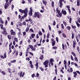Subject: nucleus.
<instances>
[{"label": "nucleus", "instance_id": "nucleus-41", "mask_svg": "<svg viewBox=\"0 0 80 80\" xmlns=\"http://www.w3.org/2000/svg\"><path fill=\"white\" fill-rule=\"evenodd\" d=\"M77 50L78 51V52H80V48L78 46L77 47Z\"/></svg>", "mask_w": 80, "mask_h": 80}, {"label": "nucleus", "instance_id": "nucleus-19", "mask_svg": "<svg viewBox=\"0 0 80 80\" xmlns=\"http://www.w3.org/2000/svg\"><path fill=\"white\" fill-rule=\"evenodd\" d=\"M27 13H28V11H27V12L24 13V15L23 16L24 18H26V17H27Z\"/></svg>", "mask_w": 80, "mask_h": 80}, {"label": "nucleus", "instance_id": "nucleus-13", "mask_svg": "<svg viewBox=\"0 0 80 80\" xmlns=\"http://www.w3.org/2000/svg\"><path fill=\"white\" fill-rule=\"evenodd\" d=\"M2 34L3 35H8V33L7 31H2L1 32Z\"/></svg>", "mask_w": 80, "mask_h": 80}, {"label": "nucleus", "instance_id": "nucleus-37", "mask_svg": "<svg viewBox=\"0 0 80 80\" xmlns=\"http://www.w3.org/2000/svg\"><path fill=\"white\" fill-rule=\"evenodd\" d=\"M54 70L55 71L56 75H57V72H58V71H57V68H56V69H54Z\"/></svg>", "mask_w": 80, "mask_h": 80}, {"label": "nucleus", "instance_id": "nucleus-44", "mask_svg": "<svg viewBox=\"0 0 80 80\" xmlns=\"http://www.w3.org/2000/svg\"><path fill=\"white\" fill-rule=\"evenodd\" d=\"M63 23L64 25H65V26H67V23L66 22L63 21Z\"/></svg>", "mask_w": 80, "mask_h": 80}, {"label": "nucleus", "instance_id": "nucleus-63", "mask_svg": "<svg viewBox=\"0 0 80 80\" xmlns=\"http://www.w3.org/2000/svg\"><path fill=\"white\" fill-rule=\"evenodd\" d=\"M56 41L57 42V43H58V37H56Z\"/></svg>", "mask_w": 80, "mask_h": 80}, {"label": "nucleus", "instance_id": "nucleus-56", "mask_svg": "<svg viewBox=\"0 0 80 80\" xmlns=\"http://www.w3.org/2000/svg\"><path fill=\"white\" fill-rule=\"evenodd\" d=\"M8 23V21H7V20H6L5 21V25H7V23Z\"/></svg>", "mask_w": 80, "mask_h": 80}, {"label": "nucleus", "instance_id": "nucleus-31", "mask_svg": "<svg viewBox=\"0 0 80 80\" xmlns=\"http://www.w3.org/2000/svg\"><path fill=\"white\" fill-rule=\"evenodd\" d=\"M32 50V51H34L35 52V50H36V48H33V47L31 49Z\"/></svg>", "mask_w": 80, "mask_h": 80}, {"label": "nucleus", "instance_id": "nucleus-16", "mask_svg": "<svg viewBox=\"0 0 80 80\" xmlns=\"http://www.w3.org/2000/svg\"><path fill=\"white\" fill-rule=\"evenodd\" d=\"M0 22L2 24H4V22L3 20H2V18H0Z\"/></svg>", "mask_w": 80, "mask_h": 80}, {"label": "nucleus", "instance_id": "nucleus-2", "mask_svg": "<svg viewBox=\"0 0 80 80\" xmlns=\"http://www.w3.org/2000/svg\"><path fill=\"white\" fill-rule=\"evenodd\" d=\"M64 0H59V7L60 8H62V5H63V3L62 2H64V3H66V1H64Z\"/></svg>", "mask_w": 80, "mask_h": 80}, {"label": "nucleus", "instance_id": "nucleus-26", "mask_svg": "<svg viewBox=\"0 0 80 80\" xmlns=\"http://www.w3.org/2000/svg\"><path fill=\"white\" fill-rule=\"evenodd\" d=\"M14 41L16 42H18V38H14Z\"/></svg>", "mask_w": 80, "mask_h": 80}, {"label": "nucleus", "instance_id": "nucleus-23", "mask_svg": "<svg viewBox=\"0 0 80 80\" xmlns=\"http://www.w3.org/2000/svg\"><path fill=\"white\" fill-rule=\"evenodd\" d=\"M28 50H30L29 48H27L26 49V53H28Z\"/></svg>", "mask_w": 80, "mask_h": 80}, {"label": "nucleus", "instance_id": "nucleus-55", "mask_svg": "<svg viewBox=\"0 0 80 80\" xmlns=\"http://www.w3.org/2000/svg\"><path fill=\"white\" fill-rule=\"evenodd\" d=\"M3 32H7V30H6V28H3Z\"/></svg>", "mask_w": 80, "mask_h": 80}, {"label": "nucleus", "instance_id": "nucleus-58", "mask_svg": "<svg viewBox=\"0 0 80 80\" xmlns=\"http://www.w3.org/2000/svg\"><path fill=\"white\" fill-rule=\"evenodd\" d=\"M22 33L23 34V35L25 36V35H26V34H27V32H26L25 31L24 32H23Z\"/></svg>", "mask_w": 80, "mask_h": 80}, {"label": "nucleus", "instance_id": "nucleus-21", "mask_svg": "<svg viewBox=\"0 0 80 80\" xmlns=\"http://www.w3.org/2000/svg\"><path fill=\"white\" fill-rule=\"evenodd\" d=\"M43 55H42L39 57L40 60H43Z\"/></svg>", "mask_w": 80, "mask_h": 80}, {"label": "nucleus", "instance_id": "nucleus-39", "mask_svg": "<svg viewBox=\"0 0 80 80\" xmlns=\"http://www.w3.org/2000/svg\"><path fill=\"white\" fill-rule=\"evenodd\" d=\"M49 36H50V33L48 32L47 34V38H49Z\"/></svg>", "mask_w": 80, "mask_h": 80}, {"label": "nucleus", "instance_id": "nucleus-29", "mask_svg": "<svg viewBox=\"0 0 80 80\" xmlns=\"http://www.w3.org/2000/svg\"><path fill=\"white\" fill-rule=\"evenodd\" d=\"M0 26L1 27V30H3V25L2 24H0Z\"/></svg>", "mask_w": 80, "mask_h": 80}, {"label": "nucleus", "instance_id": "nucleus-34", "mask_svg": "<svg viewBox=\"0 0 80 80\" xmlns=\"http://www.w3.org/2000/svg\"><path fill=\"white\" fill-rule=\"evenodd\" d=\"M29 30V28H28V27H27L25 30L26 32H28Z\"/></svg>", "mask_w": 80, "mask_h": 80}, {"label": "nucleus", "instance_id": "nucleus-7", "mask_svg": "<svg viewBox=\"0 0 80 80\" xmlns=\"http://www.w3.org/2000/svg\"><path fill=\"white\" fill-rule=\"evenodd\" d=\"M9 7V2H6L4 5V8L5 9H7V8Z\"/></svg>", "mask_w": 80, "mask_h": 80}, {"label": "nucleus", "instance_id": "nucleus-36", "mask_svg": "<svg viewBox=\"0 0 80 80\" xmlns=\"http://www.w3.org/2000/svg\"><path fill=\"white\" fill-rule=\"evenodd\" d=\"M76 23L77 25L78 26V27H80V24H79V23H78V22H76Z\"/></svg>", "mask_w": 80, "mask_h": 80}, {"label": "nucleus", "instance_id": "nucleus-28", "mask_svg": "<svg viewBox=\"0 0 80 80\" xmlns=\"http://www.w3.org/2000/svg\"><path fill=\"white\" fill-rule=\"evenodd\" d=\"M55 41H54L52 42V46H55Z\"/></svg>", "mask_w": 80, "mask_h": 80}, {"label": "nucleus", "instance_id": "nucleus-43", "mask_svg": "<svg viewBox=\"0 0 80 80\" xmlns=\"http://www.w3.org/2000/svg\"><path fill=\"white\" fill-rule=\"evenodd\" d=\"M70 72L71 73H72V72H73V68H70Z\"/></svg>", "mask_w": 80, "mask_h": 80}, {"label": "nucleus", "instance_id": "nucleus-42", "mask_svg": "<svg viewBox=\"0 0 80 80\" xmlns=\"http://www.w3.org/2000/svg\"><path fill=\"white\" fill-rule=\"evenodd\" d=\"M38 34H39V35H42V32L41 31H39Z\"/></svg>", "mask_w": 80, "mask_h": 80}, {"label": "nucleus", "instance_id": "nucleus-30", "mask_svg": "<svg viewBox=\"0 0 80 80\" xmlns=\"http://www.w3.org/2000/svg\"><path fill=\"white\" fill-rule=\"evenodd\" d=\"M67 28L68 30H70L71 29V27L69 26H68L67 27Z\"/></svg>", "mask_w": 80, "mask_h": 80}, {"label": "nucleus", "instance_id": "nucleus-6", "mask_svg": "<svg viewBox=\"0 0 80 80\" xmlns=\"http://www.w3.org/2000/svg\"><path fill=\"white\" fill-rule=\"evenodd\" d=\"M0 57L1 58H2V59H5L7 58V53L5 52L3 54V56L1 55Z\"/></svg>", "mask_w": 80, "mask_h": 80}, {"label": "nucleus", "instance_id": "nucleus-11", "mask_svg": "<svg viewBox=\"0 0 80 80\" xmlns=\"http://www.w3.org/2000/svg\"><path fill=\"white\" fill-rule=\"evenodd\" d=\"M22 71H21L20 73V77H23V76H24V75H25V72H23L22 73Z\"/></svg>", "mask_w": 80, "mask_h": 80}, {"label": "nucleus", "instance_id": "nucleus-52", "mask_svg": "<svg viewBox=\"0 0 80 80\" xmlns=\"http://www.w3.org/2000/svg\"><path fill=\"white\" fill-rule=\"evenodd\" d=\"M62 48L63 50H65V46L64 45V44H63V43L62 44Z\"/></svg>", "mask_w": 80, "mask_h": 80}, {"label": "nucleus", "instance_id": "nucleus-59", "mask_svg": "<svg viewBox=\"0 0 80 80\" xmlns=\"http://www.w3.org/2000/svg\"><path fill=\"white\" fill-rule=\"evenodd\" d=\"M29 15H31V16H32V15L33 14V13H32V12H29Z\"/></svg>", "mask_w": 80, "mask_h": 80}, {"label": "nucleus", "instance_id": "nucleus-22", "mask_svg": "<svg viewBox=\"0 0 80 80\" xmlns=\"http://www.w3.org/2000/svg\"><path fill=\"white\" fill-rule=\"evenodd\" d=\"M71 54H72V55H73V56L75 57H76V54H75V53H74V52H72Z\"/></svg>", "mask_w": 80, "mask_h": 80}, {"label": "nucleus", "instance_id": "nucleus-12", "mask_svg": "<svg viewBox=\"0 0 80 80\" xmlns=\"http://www.w3.org/2000/svg\"><path fill=\"white\" fill-rule=\"evenodd\" d=\"M35 67H36V70H37L38 68V62H36L35 64Z\"/></svg>", "mask_w": 80, "mask_h": 80}, {"label": "nucleus", "instance_id": "nucleus-33", "mask_svg": "<svg viewBox=\"0 0 80 80\" xmlns=\"http://www.w3.org/2000/svg\"><path fill=\"white\" fill-rule=\"evenodd\" d=\"M62 36L63 37H64V38H66L67 37V35H66V34H65L64 33H62Z\"/></svg>", "mask_w": 80, "mask_h": 80}, {"label": "nucleus", "instance_id": "nucleus-57", "mask_svg": "<svg viewBox=\"0 0 80 80\" xmlns=\"http://www.w3.org/2000/svg\"><path fill=\"white\" fill-rule=\"evenodd\" d=\"M30 67L31 68H33V65L32 64H30Z\"/></svg>", "mask_w": 80, "mask_h": 80}, {"label": "nucleus", "instance_id": "nucleus-46", "mask_svg": "<svg viewBox=\"0 0 80 80\" xmlns=\"http://www.w3.org/2000/svg\"><path fill=\"white\" fill-rule=\"evenodd\" d=\"M29 47L30 48H31L32 49V48H33V45H28Z\"/></svg>", "mask_w": 80, "mask_h": 80}, {"label": "nucleus", "instance_id": "nucleus-53", "mask_svg": "<svg viewBox=\"0 0 80 80\" xmlns=\"http://www.w3.org/2000/svg\"><path fill=\"white\" fill-rule=\"evenodd\" d=\"M69 22L70 23H72V18H70L69 20Z\"/></svg>", "mask_w": 80, "mask_h": 80}, {"label": "nucleus", "instance_id": "nucleus-5", "mask_svg": "<svg viewBox=\"0 0 80 80\" xmlns=\"http://www.w3.org/2000/svg\"><path fill=\"white\" fill-rule=\"evenodd\" d=\"M40 12H35L34 15L36 16V17H37V18H40Z\"/></svg>", "mask_w": 80, "mask_h": 80}, {"label": "nucleus", "instance_id": "nucleus-49", "mask_svg": "<svg viewBox=\"0 0 80 80\" xmlns=\"http://www.w3.org/2000/svg\"><path fill=\"white\" fill-rule=\"evenodd\" d=\"M22 25H24V26H26V22L25 21H24L22 22Z\"/></svg>", "mask_w": 80, "mask_h": 80}, {"label": "nucleus", "instance_id": "nucleus-1", "mask_svg": "<svg viewBox=\"0 0 80 80\" xmlns=\"http://www.w3.org/2000/svg\"><path fill=\"white\" fill-rule=\"evenodd\" d=\"M56 11L57 13H58V15H56L57 17H62V13L64 15H67L66 11L63 10V9H62V12H60V11L58 10V8H57Z\"/></svg>", "mask_w": 80, "mask_h": 80}, {"label": "nucleus", "instance_id": "nucleus-51", "mask_svg": "<svg viewBox=\"0 0 80 80\" xmlns=\"http://www.w3.org/2000/svg\"><path fill=\"white\" fill-rule=\"evenodd\" d=\"M39 69H40V70H41V71H43L44 70L43 68H42V67H40Z\"/></svg>", "mask_w": 80, "mask_h": 80}, {"label": "nucleus", "instance_id": "nucleus-27", "mask_svg": "<svg viewBox=\"0 0 80 80\" xmlns=\"http://www.w3.org/2000/svg\"><path fill=\"white\" fill-rule=\"evenodd\" d=\"M76 39L77 40V42H79V39H78V35H77L76 37Z\"/></svg>", "mask_w": 80, "mask_h": 80}, {"label": "nucleus", "instance_id": "nucleus-35", "mask_svg": "<svg viewBox=\"0 0 80 80\" xmlns=\"http://www.w3.org/2000/svg\"><path fill=\"white\" fill-rule=\"evenodd\" d=\"M8 70L9 73H12L11 70V69H10V68H8Z\"/></svg>", "mask_w": 80, "mask_h": 80}, {"label": "nucleus", "instance_id": "nucleus-17", "mask_svg": "<svg viewBox=\"0 0 80 80\" xmlns=\"http://www.w3.org/2000/svg\"><path fill=\"white\" fill-rule=\"evenodd\" d=\"M42 3L45 5H47V1L44 0H42Z\"/></svg>", "mask_w": 80, "mask_h": 80}, {"label": "nucleus", "instance_id": "nucleus-10", "mask_svg": "<svg viewBox=\"0 0 80 80\" xmlns=\"http://www.w3.org/2000/svg\"><path fill=\"white\" fill-rule=\"evenodd\" d=\"M11 35H16V33L13 31L12 29L11 30Z\"/></svg>", "mask_w": 80, "mask_h": 80}, {"label": "nucleus", "instance_id": "nucleus-15", "mask_svg": "<svg viewBox=\"0 0 80 80\" xmlns=\"http://www.w3.org/2000/svg\"><path fill=\"white\" fill-rule=\"evenodd\" d=\"M73 74H74L73 75V77L76 78V77H77V73L76 72H73Z\"/></svg>", "mask_w": 80, "mask_h": 80}, {"label": "nucleus", "instance_id": "nucleus-47", "mask_svg": "<svg viewBox=\"0 0 80 80\" xmlns=\"http://www.w3.org/2000/svg\"><path fill=\"white\" fill-rule=\"evenodd\" d=\"M56 25V22H55V21H54L53 22V23L52 24V25L53 26H55Z\"/></svg>", "mask_w": 80, "mask_h": 80}, {"label": "nucleus", "instance_id": "nucleus-38", "mask_svg": "<svg viewBox=\"0 0 80 80\" xmlns=\"http://www.w3.org/2000/svg\"><path fill=\"white\" fill-rule=\"evenodd\" d=\"M29 31H30L32 33H34V31H33V29L32 28H31L29 29Z\"/></svg>", "mask_w": 80, "mask_h": 80}, {"label": "nucleus", "instance_id": "nucleus-4", "mask_svg": "<svg viewBox=\"0 0 80 80\" xmlns=\"http://www.w3.org/2000/svg\"><path fill=\"white\" fill-rule=\"evenodd\" d=\"M19 12L22 13H25L26 12H27L28 11V8H26L25 10H22V9H19Z\"/></svg>", "mask_w": 80, "mask_h": 80}, {"label": "nucleus", "instance_id": "nucleus-9", "mask_svg": "<svg viewBox=\"0 0 80 80\" xmlns=\"http://www.w3.org/2000/svg\"><path fill=\"white\" fill-rule=\"evenodd\" d=\"M49 62H50L52 66H53V62H54V60L53 59V58H51L49 60Z\"/></svg>", "mask_w": 80, "mask_h": 80}, {"label": "nucleus", "instance_id": "nucleus-3", "mask_svg": "<svg viewBox=\"0 0 80 80\" xmlns=\"http://www.w3.org/2000/svg\"><path fill=\"white\" fill-rule=\"evenodd\" d=\"M48 63H49V61L48 60L45 61L44 62H43V64L44 65H45V68L48 67Z\"/></svg>", "mask_w": 80, "mask_h": 80}, {"label": "nucleus", "instance_id": "nucleus-20", "mask_svg": "<svg viewBox=\"0 0 80 80\" xmlns=\"http://www.w3.org/2000/svg\"><path fill=\"white\" fill-rule=\"evenodd\" d=\"M51 5L52 7V8H53L54 7V6L55 5V4H54V2L53 1H52L51 2Z\"/></svg>", "mask_w": 80, "mask_h": 80}, {"label": "nucleus", "instance_id": "nucleus-24", "mask_svg": "<svg viewBox=\"0 0 80 80\" xmlns=\"http://www.w3.org/2000/svg\"><path fill=\"white\" fill-rule=\"evenodd\" d=\"M8 38L9 40H11L12 39V37L10 35H8Z\"/></svg>", "mask_w": 80, "mask_h": 80}, {"label": "nucleus", "instance_id": "nucleus-45", "mask_svg": "<svg viewBox=\"0 0 80 80\" xmlns=\"http://www.w3.org/2000/svg\"><path fill=\"white\" fill-rule=\"evenodd\" d=\"M18 24H19V26H21L22 27V22H18Z\"/></svg>", "mask_w": 80, "mask_h": 80}, {"label": "nucleus", "instance_id": "nucleus-14", "mask_svg": "<svg viewBox=\"0 0 80 80\" xmlns=\"http://www.w3.org/2000/svg\"><path fill=\"white\" fill-rule=\"evenodd\" d=\"M25 21L26 22H32V21H33V20L31 18H29V19H26L25 20Z\"/></svg>", "mask_w": 80, "mask_h": 80}, {"label": "nucleus", "instance_id": "nucleus-54", "mask_svg": "<svg viewBox=\"0 0 80 80\" xmlns=\"http://www.w3.org/2000/svg\"><path fill=\"white\" fill-rule=\"evenodd\" d=\"M48 28H49V30H50V31H51V27H50V25H48Z\"/></svg>", "mask_w": 80, "mask_h": 80}, {"label": "nucleus", "instance_id": "nucleus-25", "mask_svg": "<svg viewBox=\"0 0 80 80\" xmlns=\"http://www.w3.org/2000/svg\"><path fill=\"white\" fill-rule=\"evenodd\" d=\"M74 60L76 62H78V58L77 57H74Z\"/></svg>", "mask_w": 80, "mask_h": 80}, {"label": "nucleus", "instance_id": "nucleus-50", "mask_svg": "<svg viewBox=\"0 0 80 80\" xmlns=\"http://www.w3.org/2000/svg\"><path fill=\"white\" fill-rule=\"evenodd\" d=\"M34 36H35V34H31V36L32 38H34Z\"/></svg>", "mask_w": 80, "mask_h": 80}, {"label": "nucleus", "instance_id": "nucleus-40", "mask_svg": "<svg viewBox=\"0 0 80 80\" xmlns=\"http://www.w3.org/2000/svg\"><path fill=\"white\" fill-rule=\"evenodd\" d=\"M71 26L72 28H74V29H75V28H77V27L76 26H73V25H72Z\"/></svg>", "mask_w": 80, "mask_h": 80}, {"label": "nucleus", "instance_id": "nucleus-8", "mask_svg": "<svg viewBox=\"0 0 80 80\" xmlns=\"http://www.w3.org/2000/svg\"><path fill=\"white\" fill-rule=\"evenodd\" d=\"M73 44H72V47L73 48H75V46L76 45H77V43H76V41L74 40V41L72 42Z\"/></svg>", "mask_w": 80, "mask_h": 80}, {"label": "nucleus", "instance_id": "nucleus-61", "mask_svg": "<svg viewBox=\"0 0 80 80\" xmlns=\"http://www.w3.org/2000/svg\"><path fill=\"white\" fill-rule=\"evenodd\" d=\"M61 28H62V29H64V26H63V24H61Z\"/></svg>", "mask_w": 80, "mask_h": 80}, {"label": "nucleus", "instance_id": "nucleus-64", "mask_svg": "<svg viewBox=\"0 0 80 80\" xmlns=\"http://www.w3.org/2000/svg\"><path fill=\"white\" fill-rule=\"evenodd\" d=\"M32 78H34L35 77V74L33 73V74L32 75Z\"/></svg>", "mask_w": 80, "mask_h": 80}, {"label": "nucleus", "instance_id": "nucleus-18", "mask_svg": "<svg viewBox=\"0 0 80 80\" xmlns=\"http://www.w3.org/2000/svg\"><path fill=\"white\" fill-rule=\"evenodd\" d=\"M80 0H77V5L80 6Z\"/></svg>", "mask_w": 80, "mask_h": 80}, {"label": "nucleus", "instance_id": "nucleus-32", "mask_svg": "<svg viewBox=\"0 0 80 80\" xmlns=\"http://www.w3.org/2000/svg\"><path fill=\"white\" fill-rule=\"evenodd\" d=\"M16 60H15V59H14L13 60V61H10V62L11 63H15V62H16Z\"/></svg>", "mask_w": 80, "mask_h": 80}, {"label": "nucleus", "instance_id": "nucleus-60", "mask_svg": "<svg viewBox=\"0 0 80 80\" xmlns=\"http://www.w3.org/2000/svg\"><path fill=\"white\" fill-rule=\"evenodd\" d=\"M73 38H74V34H72V39H73Z\"/></svg>", "mask_w": 80, "mask_h": 80}, {"label": "nucleus", "instance_id": "nucleus-62", "mask_svg": "<svg viewBox=\"0 0 80 80\" xmlns=\"http://www.w3.org/2000/svg\"><path fill=\"white\" fill-rule=\"evenodd\" d=\"M60 72H62V73H64V72L63 71V70H62V69H61Z\"/></svg>", "mask_w": 80, "mask_h": 80}, {"label": "nucleus", "instance_id": "nucleus-48", "mask_svg": "<svg viewBox=\"0 0 80 80\" xmlns=\"http://www.w3.org/2000/svg\"><path fill=\"white\" fill-rule=\"evenodd\" d=\"M70 56H71V60H72L73 61V60H74V59H73V56L72 55H71Z\"/></svg>", "mask_w": 80, "mask_h": 80}]
</instances>
